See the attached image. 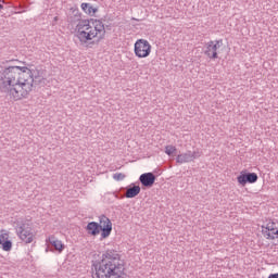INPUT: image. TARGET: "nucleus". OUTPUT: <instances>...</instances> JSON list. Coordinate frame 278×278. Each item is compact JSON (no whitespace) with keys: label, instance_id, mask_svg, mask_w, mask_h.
<instances>
[{"label":"nucleus","instance_id":"1","mask_svg":"<svg viewBox=\"0 0 278 278\" xmlns=\"http://www.w3.org/2000/svg\"><path fill=\"white\" fill-rule=\"evenodd\" d=\"M38 77L39 70L18 65L4 67L0 70V92L10 101H23L34 92Z\"/></svg>","mask_w":278,"mask_h":278},{"label":"nucleus","instance_id":"2","mask_svg":"<svg viewBox=\"0 0 278 278\" xmlns=\"http://www.w3.org/2000/svg\"><path fill=\"white\" fill-rule=\"evenodd\" d=\"M92 278H127L123 255L116 250H106L102 258L92 265Z\"/></svg>","mask_w":278,"mask_h":278},{"label":"nucleus","instance_id":"3","mask_svg":"<svg viewBox=\"0 0 278 278\" xmlns=\"http://www.w3.org/2000/svg\"><path fill=\"white\" fill-rule=\"evenodd\" d=\"M105 34V24L97 18L79 20L74 28V37L83 47L101 42Z\"/></svg>","mask_w":278,"mask_h":278},{"label":"nucleus","instance_id":"4","mask_svg":"<svg viewBox=\"0 0 278 278\" xmlns=\"http://www.w3.org/2000/svg\"><path fill=\"white\" fill-rule=\"evenodd\" d=\"M220 51H225V42L223 39L210 40L204 45V55L208 58V60H218V53Z\"/></svg>","mask_w":278,"mask_h":278},{"label":"nucleus","instance_id":"5","mask_svg":"<svg viewBox=\"0 0 278 278\" xmlns=\"http://www.w3.org/2000/svg\"><path fill=\"white\" fill-rule=\"evenodd\" d=\"M153 53V46L144 38L137 39L134 45V54L139 60H146Z\"/></svg>","mask_w":278,"mask_h":278},{"label":"nucleus","instance_id":"6","mask_svg":"<svg viewBox=\"0 0 278 278\" xmlns=\"http://www.w3.org/2000/svg\"><path fill=\"white\" fill-rule=\"evenodd\" d=\"M261 233L266 240H278V224L269 219L261 226Z\"/></svg>","mask_w":278,"mask_h":278},{"label":"nucleus","instance_id":"7","mask_svg":"<svg viewBox=\"0 0 278 278\" xmlns=\"http://www.w3.org/2000/svg\"><path fill=\"white\" fill-rule=\"evenodd\" d=\"M17 236L22 242H25V244H31L36 238L34 226L29 223L23 224L17 231Z\"/></svg>","mask_w":278,"mask_h":278},{"label":"nucleus","instance_id":"8","mask_svg":"<svg viewBox=\"0 0 278 278\" xmlns=\"http://www.w3.org/2000/svg\"><path fill=\"white\" fill-rule=\"evenodd\" d=\"M258 176L256 173H248L247 169L240 172L237 176V184L244 187L248 184H257Z\"/></svg>","mask_w":278,"mask_h":278},{"label":"nucleus","instance_id":"9","mask_svg":"<svg viewBox=\"0 0 278 278\" xmlns=\"http://www.w3.org/2000/svg\"><path fill=\"white\" fill-rule=\"evenodd\" d=\"M98 225L101 231V240H105L112 236V220L110 218L101 216Z\"/></svg>","mask_w":278,"mask_h":278},{"label":"nucleus","instance_id":"10","mask_svg":"<svg viewBox=\"0 0 278 278\" xmlns=\"http://www.w3.org/2000/svg\"><path fill=\"white\" fill-rule=\"evenodd\" d=\"M12 239L10 238V230L0 229V249L5 253H10L12 251Z\"/></svg>","mask_w":278,"mask_h":278},{"label":"nucleus","instance_id":"11","mask_svg":"<svg viewBox=\"0 0 278 278\" xmlns=\"http://www.w3.org/2000/svg\"><path fill=\"white\" fill-rule=\"evenodd\" d=\"M46 242L48 244H50L51 247H53V249L56 251V253H63L64 249H66V245L64 244V242L60 239H58V237H55V235H50L47 239Z\"/></svg>","mask_w":278,"mask_h":278},{"label":"nucleus","instance_id":"12","mask_svg":"<svg viewBox=\"0 0 278 278\" xmlns=\"http://www.w3.org/2000/svg\"><path fill=\"white\" fill-rule=\"evenodd\" d=\"M80 10L84 12V14L91 17H94L97 14H99V7L89 2H83L80 4Z\"/></svg>","mask_w":278,"mask_h":278},{"label":"nucleus","instance_id":"13","mask_svg":"<svg viewBox=\"0 0 278 278\" xmlns=\"http://www.w3.org/2000/svg\"><path fill=\"white\" fill-rule=\"evenodd\" d=\"M139 181L142 184V186H144L146 188H151V186H153V184H155V175H153V173H146L142 174L139 177Z\"/></svg>","mask_w":278,"mask_h":278},{"label":"nucleus","instance_id":"14","mask_svg":"<svg viewBox=\"0 0 278 278\" xmlns=\"http://www.w3.org/2000/svg\"><path fill=\"white\" fill-rule=\"evenodd\" d=\"M86 231L89 236H99V233H101L99 224L97 222L89 223L86 227Z\"/></svg>","mask_w":278,"mask_h":278},{"label":"nucleus","instance_id":"15","mask_svg":"<svg viewBox=\"0 0 278 278\" xmlns=\"http://www.w3.org/2000/svg\"><path fill=\"white\" fill-rule=\"evenodd\" d=\"M194 160V155L192 153H184L176 157V162L178 164H186L188 162H192Z\"/></svg>","mask_w":278,"mask_h":278},{"label":"nucleus","instance_id":"16","mask_svg":"<svg viewBox=\"0 0 278 278\" xmlns=\"http://www.w3.org/2000/svg\"><path fill=\"white\" fill-rule=\"evenodd\" d=\"M140 194V186H134L126 191L127 199H134V197H138Z\"/></svg>","mask_w":278,"mask_h":278},{"label":"nucleus","instance_id":"17","mask_svg":"<svg viewBox=\"0 0 278 278\" xmlns=\"http://www.w3.org/2000/svg\"><path fill=\"white\" fill-rule=\"evenodd\" d=\"M165 153H166V155H173V154L177 153V148L175 146H166Z\"/></svg>","mask_w":278,"mask_h":278},{"label":"nucleus","instance_id":"18","mask_svg":"<svg viewBox=\"0 0 278 278\" xmlns=\"http://www.w3.org/2000/svg\"><path fill=\"white\" fill-rule=\"evenodd\" d=\"M113 178L116 180V181H123V179H125V174L123 173H116L113 175Z\"/></svg>","mask_w":278,"mask_h":278},{"label":"nucleus","instance_id":"19","mask_svg":"<svg viewBox=\"0 0 278 278\" xmlns=\"http://www.w3.org/2000/svg\"><path fill=\"white\" fill-rule=\"evenodd\" d=\"M267 278H278V273L270 274Z\"/></svg>","mask_w":278,"mask_h":278},{"label":"nucleus","instance_id":"20","mask_svg":"<svg viewBox=\"0 0 278 278\" xmlns=\"http://www.w3.org/2000/svg\"><path fill=\"white\" fill-rule=\"evenodd\" d=\"M0 8H1V4H0Z\"/></svg>","mask_w":278,"mask_h":278}]
</instances>
